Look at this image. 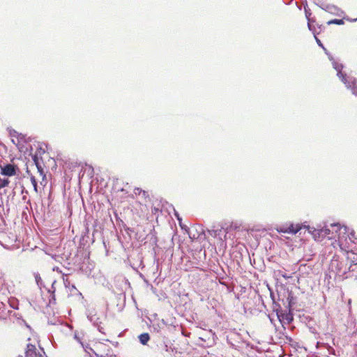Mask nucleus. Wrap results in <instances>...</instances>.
<instances>
[{"label": "nucleus", "mask_w": 357, "mask_h": 357, "mask_svg": "<svg viewBox=\"0 0 357 357\" xmlns=\"http://www.w3.org/2000/svg\"><path fill=\"white\" fill-rule=\"evenodd\" d=\"M314 38L317 45L322 47L328 55V59L332 62L333 68L337 71V76L345 84L346 87L350 89L354 95L357 96V79L343 73L342 71L343 65L337 62L333 57L326 52V49L324 47L321 40L316 36H314Z\"/></svg>", "instance_id": "obj_1"}, {"label": "nucleus", "mask_w": 357, "mask_h": 357, "mask_svg": "<svg viewBox=\"0 0 357 357\" xmlns=\"http://www.w3.org/2000/svg\"><path fill=\"white\" fill-rule=\"evenodd\" d=\"M1 174L6 176H12L16 174L17 167L13 164H6L3 166H0Z\"/></svg>", "instance_id": "obj_2"}, {"label": "nucleus", "mask_w": 357, "mask_h": 357, "mask_svg": "<svg viewBox=\"0 0 357 357\" xmlns=\"http://www.w3.org/2000/svg\"><path fill=\"white\" fill-rule=\"evenodd\" d=\"M320 8L326 12L335 15L341 16L343 14V11L334 5H322L320 6Z\"/></svg>", "instance_id": "obj_3"}, {"label": "nucleus", "mask_w": 357, "mask_h": 357, "mask_svg": "<svg viewBox=\"0 0 357 357\" xmlns=\"http://www.w3.org/2000/svg\"><path fill=\"white\" fill-rule=\"evenodd\" d=\"M26 357H42V354L36 351L35 345L28 344L25 351Z\"/></svg>", "instance_id": "obj_4"}, {"label": "nucleus", "mask_w": 357, "mask_h": 357, "mask_svg": "<svg viewBox=\"0 0 357 357\" xmlns=\"http://www.w3.org/2000/svg\"><path fill=\"white\" fill-rule=\"evenodd\" d=\"M301 229V228L298 225L294 226V225L291 224L288 227L281 228L278 231L282 233H288V234H296Z\"/></svg>", "instance_id": "obj_5"}, {"label": "nucleus", "mask_w": 357, "mask_h": 357, "mask_svg": "<svg viewBox=\"0 0 357 357\" xmlns=\"http://www.w3.org/2000/svg\"><path fill=\"white\" fill-rule=\"evenodd\" d=\"M138 338L142 344L146 345L150 340V336H149V333H144L139 335Z\"/></svg>", "instance_id": "obj_6"}, {"label": "nucleus", "mask_w": 357, "mask_h": 357, "mask_svg": "<svg viewBox=\"0 0 357 357\" xmlns=\"http://www.w3.org/2000/svg\"><path fill=\"white\" fill-rule=\"evenodd\" d=\"M9 180L6 178H1L0 177V189L6 187L9 184Z\"/></svg>", "instance_id": "obj_7"}, {"label": "nucleus", "mask_w": 357, "mask_h": 357, "mask_svg": "<svg viewBox=\"0 0 357 357\" xmlns=\"http://www.w3.org/2000/svg\"><path fill=\"white\" fill-rule=\"evenodd\" d=\"M328 24H335L341 25V24H344V21L342 19H334V20H332L329 21L328 22Z\"/></svg>", "instance_id": "obj_8"}, {"label": "nucleus", "mask_w": 357, "mask_h": 357, "mask_svg": "<svg viewBox=\"0 0 357 357\" xmlns=\"http://www.w3.org/2000/svg\"><path fill=\"white\" fill-rule=\"evenodd\" d=\"M331 227L333 228V229L335 230V232H337L341 228V226L339 223L331 224Z\"/></svg>", "instance_id": "obj_9"}, {"label": "nucleus", "mask_w": 357, "mask_h": 357, "mask_svg": "<svg viewBox=\"0 0 357 357\" xmlns=\"http://www.w3.org/2000/svg\"><path fill=\"white\" fill-rule=\"evenodd\" d=\"M34 276H35V280H36V282L37 284L40 285V282L42 281L40 275L38 273H35Z\"/></svg>", "instance_id": "obj_10"}, {"label": "nucleus", "mask_w": 357, "mask_h": 357, "mask_svg": "<svg viewBox=\"0 0 357 357\" xmlns=\"http://www.w3.org/2000/svg\"><path fill=\"white\" fill-rule=\"evenodd\" d=\"M63 283H64V285L66 287H68L70 282L67 277V275H66L65 277L63 278Z\"/></svg>", "instance_id": "obj_11"}, {"label": "nucleus", "mask_w": 357, "mask_h": 357, "mask_svg": "<svg viewBox=\"0 0 357 357\" xmlns=\"http://www.w3.org/2000/svg\"><path fill=\"white\" fill-rule=\"evenodd\" d=\"M90 349L94 353L96 357H116V356H109L108 354H107L106 356L100 355V354H98L97 353H96L95 351H93L91 348H90Z\"/></svg>", "instance_id": "obj_12"}, {"label": "nucleus", "mask_w": 357, "mask_h": 357, "mask_svg": "<svg viewBox=\"0 0 357 357\" xmlns=\"http://www.w3.org/2000/svg\"><path fill=\"white\" fill-rule=\"evenodd\" d=\"M74 338L82 344L83 348H84L83 343L81 342L79 337L77 335L76 333L74 335Z\"/></svg>", "instance_id": "obj_13"}, {"label": "nucleus", "mask_w": 357, "mask_h": 357, "mask_svg": "<svg viewBox=\"0 0 357 357\" xmlns=\"http://www.w3.org/2000/svg\"><path fill=\"white\" fill-rule=\"evenodd\" d=\"M13 132L14 134H11L13 137L17 135L20 139H22L24 137V135L21 133L18 134L16 131H14Z\"/></svg>", "instance_id": "obj_14"}, {"label": "nucleus", "mask_w": 357, "mask_h": 357, "mask_svg": "<svg viewBox=\"0 0 357 357\" xmlns=\"http://www.w3.org/2000/svg\"><path fill=\"white\" fill-rule=\"evenodd\" d=\"M304 8H305V12L306 17L308 20V21H310L309 17L311 15V13L309 10H307L305 6H304Z\"/></svg>", "instance_id": "obj_15"}, {"label": "nucleus", "mask_w": 357, "mask_h": 357, "mask_svg": "<svg viewBox=\"0 0 357 357\" xmlns=\"http://www.w3.org/2000/svg\"><path fill=\"white\" fill-rule=\"evenodd\" d=\"M87 318L89 319L90 321H91V322L94 321L93 317L91 314H89L87 315Z\"/></svg>", "instance_id": "obj_16"}, {"label": "nucleus", "mask_w": 357, "mask_h": 357, "mask_svg": "<svg viewBox=\"0 0 357 357\" xmlns=\"http://www.w3.org/2000/svg\"><path fill=\"white\" fill-rule=\"evenodd\" d=\"M322 231H324V234H326V235H328L330 234V229H325L322 230Z\"/></svg>", "instance_id": "obj_17"}, {"label": "nucleus", "mask_w": 357, "mask_h": 357, "mask_svg": "<svg viewBox=\"0 0 357 357\" xmlns=\"http://www.w3.org/2000/svg\"><path fill=\"white\" fill-rule=\"evenodd\" d=\"M32 182H33V186H34V189L36 191L37 190V184H36V181L33 178L32 179Z\"/></svg>", "instance_id": "obj_18"}, {"label": "nucleus", "mask_w": 357, "mask_h": 357, "mask_svg": "<svg viewBox=\"0 0 357 357\" xmlns=\"http://www.w3.org/2000/svg\"><path fill=\"white\" fill-rule=\"evenodd\" d=\"M307 26H308L309 29L312 30V26H311V25H310L309 22H308Z\"/></svg>", "instance_id": "obj_19"}, {"label": "nucleus", "mask_w": 357, "mask_h": 357, "mask_svg": "<svg viewBox=\"0 0 357 357\" xmlns=\"http://www.w3.org/2000/svg\"><path fill=\"white\" fill-rule=\"evenodd\" d=\"M199 339L202 340V341H204V342L206 341V339L204 338L203 337H200Z\"/></svg>", "instance_id": "obj_20"}, {"label": "nucleus", "mask_w": 357, "mask_h": 357, "mask_svg": "<svg viewBox=\"0 0 357 357\" xmlns=\"http://www.w3.org/2000/svg\"><path fill=\"white\" fill-rule=\"evenodd\" d=\"M175 215L177 217V218H178V220H180V219H179V218H178V213H175Z\"/></svg>", "instance_id": "obj_21"}, {"label": "nucleus", "mask_w": 357, "mask_h": 357, "mask_svg": "<svg viewBox=\"0 0 357 357\" xmlns=\"http://www.w3.org/2000/svg\"><path fill=\"white\" fill-rule=\"evenodd\" d=\"M56 283V281H54L53 284H52V287L54 286V284Z\"/></svg>", "instance_id": "obj_22"}]
</instances>
